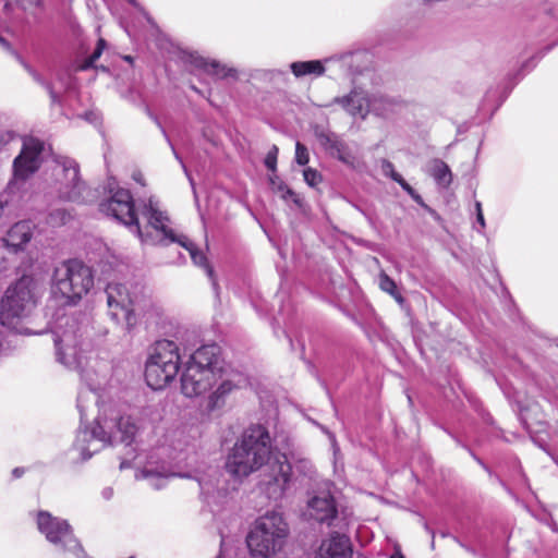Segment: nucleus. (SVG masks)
Segmentation results:
<instances>
[{
  "label": "nucleus",
  "mask_w": 558,
  "mask_h": 558,
  "mask_svg": "<svg viewBox=\"0 0 558 558\" xmlns=\"http://www.w3.org/2000/svg\"><path fill=\"white\" fill-rule=\"evenodd\" d=\"M193 347L167 339L157 341L145 365L147 385L154 390L165 388L175 378L182 363L181 391L185 397L194 398L214 388L220 368L219 348L207 344L193 351Z\"/></svg>",
  "instance_id": "f257e3e1"
},
{
  "label": "nucleus",
  "mask_w": 558,
  "mask_h": 558,
  "mask_svg": "<svg viewBox=\"0 0 558 558\" xmlns=\"http://www.w3.org/2000/svg\"><path fill=\"white\" fill-rule=\"evenodd\" d=\"M112 185L113 183L109 181L110 196L107 201L100 203V211L128 227L142 243L153 245L180 244L190 253L193 263L205 269L211 280L215 293L218 294V283L205 254L198 251L187 236L177 234L168 226L170 219L167 213L160 209L159 202L150 197L143 206L138 207L140 214L147 220V227L143 230L138 222L137 210L131 192L126 189L113 187Z\"/></svg>",
  "instance_id": "f03ea898"
},
{
  "label": "nucleus",
  "mask_w": 558,
  "mask_h": 558,
  "mask_svg": "<svg viewBox=\"0 0 558 558\" xmlns=\"http://www.w3.org/2000/svg\"><path fill=\"white\" fill-rule=\"evenodd\" d=\"M268 464L270 480L266 483L269 498L280 499L291 484L292 466L283 453L272 449L268 429L259 424L247 427L236 440L226 461L227 472L244 478Z\"/></svg>",
  "instance_id": "7ed1b4c3"
},
{
  "label": "nucleus",
  "mask_w": 558,
  "mask_h": 558,
  "mask_svg": "<svg viewBox=\"0 0 558 558\" xmlns=\"http://www.w3.org/2000/svg\"><path fill=\"white\" fill-rule=\"evenodd\" d=\"M137 430L138 427L130 415H123L114 407L102 408L93 428L81 425L73 446L80 452L81 459L86 461L102 447L117 440L129 447Z\"/></svg>",
  "instance_id": "20e7f679"
},
{
  "label": "nucleus",
  "mask_w": 558,
  "mask_h": 558,
  "mask_svg": "<svg viewBox=\"0 0 558 558\" xmlns=\"http://www.w3.org/2000/svg\"><path fill=\"white\" fill-rule=\"evenodd\" d=\"M36 283L32 277L23 276L11 284L0 301V324L17 333L28 335L21 324L36 306Z\"/></svg>",
  "instance_id": "39448f33"
},
{
  "label": "nucleus",
  "mask_w": 558,
  "mask_h": 558,
  "mask_svg": "<svg viewBox=\"0 0 558 558\" xmlns=\"http://www.w3.org/2000/svg\"><path fill=\"white\" fill-rule=\"evenodd\" d=\"M53 336L58 362L69 368L81 369L84 354L90 347L87 325L75 316H64L58 320Z\"/></svg>",
  "instance_id": "423d86ee"
},
{
  "label": "nucleus",
  "mask_w": 558,
  "mask_h": 558,
  "mask_svg": "<svg viewBox=\"0 0 558 558\" xmlns=\"http://www.w3.org/2000/svg\"><path fill=\"white\" fill-rule=\"evenodd\" d=\"M94 286L89 267L77 259H69L54 268L51 283L53 298L65 305H75Z\"/></svg>",
  "instance_id": "0eeeda50"
},
{
  "label": "nucleus",
  "mask_w": 558,
  "mask_h": 558,
  "mask_svg": "<svg viewBox=\"0 0 558 558\" xmlns=\"http://www.w3.org/2000/svg\"><path fill=\"white\" fill-rule=\"evenodd\" d=\"M288 534L283 517L278 512H267L254 522L246 544L254 558H271L283 548Z\"/></svg>",
  "instance_id": "6e6552de"
},
{
  "label": "nucleus",
  "mask_w": 558,
  "mask_h": 558,
  "mask_svg": "<svg viewBox=\"0 0 558 558\" xmlns=\"http://www.w3.org/2000/svg\"><path fill=\"white\" fill-rule=\"evenodd\" d=\"M36 523L38 531L59 551L71 554L74 558H89L66 520L41 510L37 513Z\"/></svg>",
  "instance_id": "1a4fd4ad"
},
{
  "label": "nucleus",
  "mask_w": 558,
  "mask_h": 558,
  "mask_svg": "<svg viewBox=\"0 0 558 558\" xmlns=\"http://www.w3.org/2000/svg\"><path fill=\"white\" fill-rule=\"evenodd\" d=\"M53 173L56 175V187L62 199L76 203L88 201V197L84 195L86 186L80 179L78 165L75 160L68 157L58 158Z\"/></svg>",
  "instance_id": "9d476101"
},
{
  "label": "nucleus",
  "mask_w": 558,
  "mask_h": 558,
  "mask_svg": "<svg viewBox=\"0 0 558 558\" xmlns=\"http://www.w3.org/2000/svg\"><path fill=\"white\" fill-rule=\"evenodd\" d=\"M108 314L111 319L131 330L137 324L136 299L125 284L109 283L106 288Z\"/></svg>",
  "instance_id": "9b49d317"
},
{
  "label": "nucleus",
  "mask_w": 558,
  "mask_h": 558,
  "mask_svg": "<svg viewBox=\"0 0 558 558\" xmlns=\"http://www.w3.org/2000/svg\"><path fill=\"white\" fill-rule=\"evenodd\" d=\"M45 144L35 137H26L20 154L13 160V182L24 183L40 167Z\"/></svg>",
  "instance_id": "f8f14e48"
},
{
  "label": "nucleus",
  "mask_w": 558,
  "mask_h": 558,
  "mask_svg": "<svg viewBox=\"0 0 558 558\" xmlns=\"http://www.w3.org/2000/svg\"><path fill=\"white\" fill-rule=\"evenodd\" d=\"M244 376L232 369L220 367L216 374V384L208 396L207 409L215 411L225 407L229 395L245 385Z\"/></svg>",
  "instance_id": "ddd939ff"
},
{
  "label": "nucleus",
  "mask_w": 558,
  "mask_h": 558,
  "mask_svg": "<svg viewBox=\"0 0 558 558\" xmlns=\"http://www.w3.org/2000/svg\"><path fill=\"white\" fill-rule=\"evenodd\" d=\"M33 238V226L29 221L14 223L0 238V263L10 262L20 252H23Z\"/></svg>",
  "instance_id": "4468645a"
},
{
  "label": "nucleus",
  "mask_w": 558,
  "mask_h": 558,
  "mask_svg": "<svg viewBox=\"0 0 558 558\" xmlns=\"http://www.w3.org/2000/svg\"><path fill=\"white\" fill-rule=\"evenodd\" d=\"M337 514L336 500L330 492H318L307 501L306 515L318 523L331 526L337 519Z\"/></svg>",
  "instance_id": "2eb2a0df"
},
{
  "label": "nucleus",
  "mask_w": 558,
  "mask_h": 558,
  "mask_svg": "<svg viewBox=\"0 0 558 558\" xmlns=\"http://www.w3.org/2000/svg\"><path fill=\"white\" fill-rule=\"evenodd\" d=\"M196 481L199 486V495L208 506H218L225 502L227 489L219 486L220 473L217 468H208L198 474Z\"/></svg>",
  "instance_id": "dca6fc26"
},
{
  "label": "nucleus",
  "mask_w": 558,
  "mask_h": 558,
  "mask_svg": "<svg viewBox=\"0 0 558 558\" xmlns=\"http://www.w3.org/2000/svg\"><path fill=\"white\" fill-rule=\"evenodd\" d=\"M316 137L331 157L337 158L351 168L356 167V157L353 155L348 144L336 133L322 129L316 131Z\"/></svg>",
  "instance_id": "f3484780"
},
{
  "label": "nucleus",
  "mask_w": 558,
  "mask_h": 558,
  "mask_svg": "<svg viewBox=\"0 0 558 558\" xmlns=\"http://www.w3.org/2000/svg\"><path fill=\"white\" fill-rule=\"evenodd\" d=\"M351 555L350 539L336 533L322 542L316 558H351Z\"/></svg>",
  "instance_id": "a211bd4d"
},
{
  "label": "nucleus",
  "mask_w": 558,
  "mask_h": 558,
  "mask_svg": "<svg viewBox=\"0 0 558 558\" xmlns=\"http://www.w3.org/2000/svg\"><path fill=\"white\" fill-rule=\"evenodd\" d=\"M332 102L340 105L351 116L364 118L371 112V95L363 92L352 90L347 96L336 97Z\"/></svg>",
  "instance_id": "6ab92c4d"
},
{
  "label": "nucleus",
  "mask_w": 558,
  "mask_h": 558,
  "mask_svg": "<svg viewBox=\"0 0 558 558\" xmlns=\"http://www.w3.org/2000/svg\"><path fill=\"white\" fill-rule=\"evenodd\" d=\"M404 101L399 97L385 94L371 95V112L378 117L388 118L404 108Z\"/></svg>",
  "instance_id": "aec40b11"
},
{
  "label": "nucleus",
  "mask_w": 558,
  "mask_h": 558,
  "mask_svg": "<svg viewBox=\"0 0 558 558\" xmlns=\"http://www.w3.org/2000/svg\"><path fill=\"white\" fill-rule=\"evenodd\" d=\"M173 476H175V474L170 471L169 465L166 463L154 465L151 461H148L147 464L135 474L136 480H148L151 487L155 489L165 487L167 478Z\"/></svg>",
  "instance_id": "412c9836"
},
{
  "label": "nucleus",
  "mask_w": 558,
  "mask_h": 558,
  "mask_svg": "<svg viewBox=\"0 0 558 558\" xmlns=\"http://www.w3.org/2000/svg\"><path fill=\"white\" fill-rule=\"evenodd\" d=\"M193 64L204 70L206 73L215 75L219 78L238 77V71L233 68H228L226 64H221L217 60H209L203 57H193Z\"/></svg>",
  "instance_id": "4be33fe9"
},
{
  "label": "nucleus",
  "mask_w": 558,
  "mask_h": 558,
  "mask_svg": "<svg viewBox=\"0 0 558 558\" xmlns=\"http://www.w3.org/2000/svg\"><path fill=\"white\" fill-rule=\"evenodd\" d=\"M380 168L383 174L397 182L402 187V190L412 197L414 202L417 204L423 203L421 195H418L416 191L402 178V175L395 170L393 163L391 161L381 159Z\"/></svg>",
  "instance_id": "5701e85b"
},
{
  "label": "nucleus",
  "mask_w": 558,
  "mask_h": 558,
  "mask_svg": "<svg viewBox=\"0 0 558 558\" xmlns=\"http://www.w3.org/2000/svg\"><path fill=\"white\" fill-rule=\"evenodd\" d=\"M0 47L3 48L4 50H7L8 52L12 53L13 56H15V58L23 64V66L28 71V73L34 77V80L37 83L45 86V88L48 90V93L51 97L52 102L59 101V96H58L57 92L54 90L53 86L50 83L45 82L38 73H36L33 69H31L28 66V64H26L22 60L20 54L12 48L11 44L2 36H0Z\"/></svg>",
  "instance_id": "b1692460"
},
{
  "label": "nucleus",
  "mask_w": 558,
  "mask_h": 558,
  "mask_svg": "<svg viewBox=\"0 0 558 558\" xmlns=\"http://www.w3.org/2000/svg\"><path fill=\"white\" fill-rule=\"evenodd\" d=\"M290 69L295 77H303L311 74L320 76L325 72V68L319 60L292 62Z\"/></svg>",
  "instance_id": "393cba45"
},
{
  "label": "nucleus",
  "mask_w": 558,
  "mask_h": 558,
  "mask_svg": "<svg viewBox=\"0 0 558 558\" xmlns=\"http://www.w3.org/2000/svg\"><path fill=\"white\" fill-rule=\"evenodd\" d=\"M430 175L442 186H448L452 181V174L448 165L440 160L434 159L430 163Z\"/></svg>",
  "instance_id": "a878e982"
},
{
  "label": "nucleus",
  "mask_w": 558,
  "mask_h": 558,
  "mask_svg": "<svg viewBox=\"0 0 558 558\" xmlns=\"http://www.w3.org/2000/svg\"><path fill=\"white\" fill-rule=\"evenodd\" d=\"M88 386V389L87 390H81L78 392V396H77V409L80 411V414H81V422H83L84 420V416H85V409H86V403L89 401L90 397H93V399L95 400V391L97 389V386L95 385H92V384H87Z\"/></svg>",
  "instance_id": "bb28decb"
},
{
  "label": "nucleus",
  "mask_w": 558,
  "mask_h": 558,
  "mask_svg": "<svg viewBox=\"0 0 558 558\" xmlns=\"http://www.w3.org/2000/svg\"><path fill=\"white\" fill-rule=\"evenodd\" d=\"M278 153H279L278 147L276 145H272L271 148L268 150L266 158H265V166L272 173V175H270V178H269L271 184H275V180L277 179L275 173L277 170Z\"/></svg>",
  "instance_id": "cd10ccee"
},
{
  "label": "nucleus",
  "mask_w": 558,
  "mask_h": 558,
  "mask_svg": "<svg viewBox=\"0 0 558 558\" xmlns=\"http://www.w3.org/2000/svg\"><path fill=\"white\" fill-rule=\"evenodd\" d=\"M303 177L305 182L312 187L317 186L323 180L322 174L313 168H306L303 171Z\"/></svg>",
  "instance_id": "c85d7f7f"
},
{
  "label": "nucleus",
  "mask_w": 558,
  "mask_h": 558,
  "mask_svg": "<svg viewBox=\"0 0 558 558\" xmlns=\"http://www.w3.org/2000/svg\"><path fill=\"white\" fill-rule=\"evenodd\" d=\"M295 161L300 166H305L310 161L308 150L300 142H296V145H295Z\"/></svg>",
  "instance_id": "c756f323"
},
{
  "label": "nucleus",
  "mask_w": 558,
  "mask_h": 558,
  "mask_svg": "<svg viewBox=\"0 0 558 558\" xmlns=\"http://www.w3.org/2000/svg\"><path fill=\"white\" fill-rule=\"evenodd\" d=\"M295 470L304 476H311L313 473V464L308 459L302 458L294 462Z\"/></svg>",
  "instance_id": "7c9ffc66"
},
{
  "label": "nucleus",
  "mask_w": 558,
  "mask_h": 558,
  "mask_svg": "<svg viewBox=\"0 0 558 558\" xmlns=\"http://www.w3.org/2000/svg\"><path fill=\"white\" fill-rule=\"evenodd\" d=\"M379 288L388 294L396 292V282L385 272L379 275Z\"/></svg>",
  "instance_id": "2f4dec72"
},
{
  "label": "nucleus",
  "mask_w": 558,
  "mask_h": 558,
  "mask_svg": "<svg viewBox=\"0 0 558 558\" xmlns=\"http://www.w3.org/2000/svg\"><path fill=\"white\" fill-rule=\"evenodd\" d=\"M16 137L17 134L13 131L0 130V151Z\"/></svg>",
  "instance_id": "473e14b6"
},
{
  "label": "nucleus",
  "mask_w": 558,
  "mask_h": 558,
  "mask_svg": "<svg viewBox=\"0 0 558 558\" xmlns=\"http://www.w3.org/2000/svg\"><path fill=\"white\" fill-rule=\"evenodd\" d=\"M105 47H106V40L104 38H99L94 52L89 56L92 61L96 62L100 58Z\"/></svg>",
  "instance_id": "72a5a7b5"
},
{
  "label": "nucleus",
  "mask_w": 558,
  "mask_h": 558,
  "mask_svg": "<svg viewBox=\"0 0 558 558\" xmlns=\"http://www.w3.org/2000/svg\"><path fill=\"white\" fill-rule=\"evenodd\" d=\"M161 132H162V134L165 135V137H166L167 142L169 143V145L171 146V149H172V151H173V154H174L175 159H177V160H179V162L182 165V168H183V170H184L185 174L187 175L189 180L192 182V179H191V177H190V174H189V172H187V169H186L185 165L183 163L182 158H181V157H180V155L175 151V149H174L173 145L171 144L170 138L168 137V135H167V133H166L165 129H162V128H161Z\"/></svg>",
  "instance_id": "f704fd0d"
},
{
  "label": "nucleus",
  "mask_w": 558,
  "mask_h": 558,
  "mask_svg": "<svg viewBox=\"0 0 558 558\" xmlns=\"http://www.w3.org/2000/svg\"><path fill=\"white\" fill-rule=\"evenodd\" d=\"M278 190L282 192L281 196L284 199H287L288 197L295 196L294 192L291 189H289L286 184H283L282 182L279 183Z\"/></svg>",
  "instance_id": "c9c22d12"
},
{
  "label": "nucleus",
  "mask_w": 558,
  "mask_h": 558,
  "mask_svg": "<svg viewBox=\"0 0 558 558\" xmlns=\"http://www.w3.org/2000/svg\"><path fill=\"white\" fill-rule=\"evenodd\" d=\"M231 549H229L227 547V544L225 543V541L222 539L221 541V547H220V553L219 555L216 557V558H231L229 553H230Z\"/></svg>",
  "instance_id": "e433bc0d"
},
{
  "label": "nucleus",
  "mask_w": 558,
  "mask_h": 558,
  "mask_svg": "<svg viewBox=\"0 0 558 558\" xmlns=\"http://www.w3.org/2000/svg\"><path fill=\"white\" fill-rule=\"evenodd\" d=\"M94 61H92L90 57H88L87 59H85L80 65H78V70L80 71H87L92 68H94Z\"/></svg>",
  "instance_id": "4c0bfd02"
},
{
  "label": "nucleus",
  "mask_w": 558,
  "mask_h": 558,
  "mask_svg": "<svg viewBox=\"0 0 558 558\" xmlns=\"http://www.w3.org/2000/svg\"><path fill=\"white\" fill-rule=\"evenodd\" d=\"M476 222L480 225L481 229H477V232L483 233V229L486 227L485 218L483 213H478L476 215Z\"/></svg>",
  "instance_id": "58836bf2"
},
{
  "label": "nucleus",
  "mask_w": 558,
  "mask_h": 558,
  "mask_svg": "<svg viewBox=\"0 0 558 558\" xmlns=\"http://www.w3.org/2000/svg\"><path fill=\"white\" fill-rule=\"evenodd\" d=\"M101 495L106 500H109L113 496V489L111 487H106L102 489Z\"/></svg>",
  "instance_id": "ea45409f"
},
{
  "label": "nucleus",
  "mask_w": 558,
  "mask_h": 558,
  "mask_svg": "<svg viewBox=\"0 0 558 558\" xmlns=\"http://www.w3.org/2000/svg\"><path fill=\"white\" fill-rule=\"evenodd\" d=\"M390 295L399 303L403 304L404 298L401 295V293L396 289V292L390 293Z\"/></svg>",
  "instance_id": "a19ab883"
},
{
  "label": "nucleus",
  "mask_w": 558,
  "mask_h": 558,
  "mask_svg": "<svg viewBox=\"0 0 558 558\" xmlns=\"http://www.w3.org/2000/svg\"><path fill=\"white\" fill-rule=\"evenodd\" d=\"M131 460L132 459L123 458L119 465L120 470H125L128 468H131Z\"/></svg>",
  "instance_id": "79ce46f5"
},
{
  "label": "nucleus",
  "mask_w": 558,
  "mask_h": 558,
  "mask_svg": "<svg viewBox=\"0 0 558 558\" xmlns=\"http://www.w3.org/2000/svg\"><path fill=\"white\" fill-rule=\"evenodd\" d=\"M24 473H25V469L24 468H15L12 471V475H13L14 478L21 477Z\"/></svg>",
  "instance_id": "37998d69"
},
{
  "label": "nucleus",
  "mask_w": 558,
  "mask_h": 558,
  "mask_svg": "<svg viewBox=\"0 0 558 558\" xmlns=\"http://www.w3.org/2000/svg\"><path fill=\"white\" fill-rule=\"evenodd\" d=\"M474 209H475V215H478V213H483L482 203L480 201H475Z\"/></svg>",
  "instance_id": "c03bdc74"
},
{
  "label": "nucleus",
  "mask_w": 558,
  "mask_h": 558,
  "mask_svg": "<svg viewBox=\"0 0 558 558\" xmlns=\"http://www.w3.org/2000/svg\"><path fill=\"white\" fill-rule=\"evenodd\" d=\"M390 558H405L404 555L401 553V550L399 548H397L392 555L390 556Z\"/></svg>",
  "instance_id": "a18cd8bd"
},
{
  "label": "nucleus",
  "mask_w": 558,
  "mask_h": 558,
  "mask_svg": "<svg viewBox=\"0 0 558 558\" xmlns=\"http://www.w3.org/2000/svg\"><path fill=\"white\" fill-rule=\"evenodd\" d=\"M128 2H129L131 5H133L134 8L140 9V4L137 3V1H136V0H128Z\"/></svg>",
  "instance_id": "49530a36"
},
{
  "label": "nucleus",
  "mask_w": 558,
  "mask_h": 558,
  "mask_svg": "<svg viewBox=\"0 0 558 558\" xmlns=\"http://www.w3.org/2000/svg\"><path fill=\"white\" fill-rule=\"evenodd\" d=\"M128 2H129L131 5H133L134 8L140 9V4L137 3V1H136V0H128Z\"/></svg>",
  "instance_id": "de8ad7c7"
},
{
  "label": "nucleus",
  "mask_w": 558,
  "mask_h": 558,
  "mask_svg": "<svg viewBox=\"0 0 558 558\" xmlns=\"http://www.w3.org/2000/svg\"><path fill=\"white\" fill-rule=\"evenodd\" d=\"M58 215L61 216V219L64 220L65 213L64 211H57Z\"/></svg>",
  "instance_id": "09e8293b"
},
{
  "label": "nucleus",
  "mask_w": 558,
  "mask_h": 558,
  "mask_svg": "<svg viewBox=\"0 0 558 558\" xmlns=\"http://www.w3.org/2000/svg\"><path fill=\"white\" fill-rule=\"evenodd\" d=\"M133 178H134V180H136L137 182H140V183H141L142 174H138V177L134 175Z\"/></svg>",
  "instance_id": "8fccbe9b"
},
{
  "label": "nucleus",
  "mask_w": 558,
  "mask_h": 558,
  "mask_svg": "<svg viewBox=\"0 0 558 558\" xmlns=\"http://www.w3.org/2000/svg\"><path fill=\"white\" fill-rule=\"evenodd\" d=\"M133 178H134V180H136L137 182H140V183H141L142 174H138V177L134 175Z\"/></svg>",
  "instance_id": "3c124183"
},
{
  "label": "nucleus",
  "mask_w": 558,
  "mask_h": 558,
  "mask_svg": "<svg viewBox=\"0 0 558 558\" xmlns=\"http://www.w3.org/2000/svg\"><path fill=\"white\" fill-rule=\"evenodd\" d=\"M4 263H5V262L0 263V267L5 268V265H2V264H4Z\"/></svg>",
  "instance_id": "603ef678"
},
{
  "label": "nucleus",
  "mask_w": 558,
  "mask_h": 558,
  "mask_svg": "<svg viewBox=\"0 0 558 558\" xmlns=\"http://www.w3.org/2000/svg\"><path fill=\"white\" fill-rule=\"evenodd\" d=\"M459 544L461 545V547H464L465 549L470 550L468 547L464 546V544H461V543H459Z\"/></svg>",
  "instance_id": "864d4df0"
}]
</instances>
